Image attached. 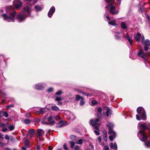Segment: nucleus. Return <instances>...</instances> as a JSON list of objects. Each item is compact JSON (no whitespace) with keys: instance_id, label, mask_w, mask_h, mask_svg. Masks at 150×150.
Returning a JSON list of instances; mask_svg holds the SVG:
<instances>
[{"instance_id":"obj_1","label":"nucleus","mask_w":150,"mask_h":150,"mask_svg":"<svg viewBox=\"0 0 150 150\" xmlns=\"http://www.w3.org/2000/svg\"><path fill=\"white\" fill-rule=\"evenodd\" d=\"M31 11L30 6H25L23 8L22 13H19L18 16V20L19 22L23 21L26 17L30 15Z\"/></svg>"},{"instance_id":"obj_2","label":"nucleus","mask_w":150,"mask_h":150,"mask_svg":"<svg viewBox=\"0 0 150 150\" xmlns=\"http://www.w3.org/2000/svg\"><path fill=\"white\" fill-rule=\"evenodd\" d=\"M141 129L138 133V136L140 140L143 142L146 140L148 137L145 134L144 131L148 128L147 124H141L140 126Z\"/></svg>"},{"instance_id":"obj_3","label":"nucleus","mask_w":150,"mask_h":150,"mask_svg":"<svg viewBox=\"0 0 150 150\" xmlns=\"http://www.w3.org/2000/svg\"><path fill=\"white\" fill-rule=\"evenodd\" d=\"M137 113L139 114L141 118L138 115H136V118L137 120H140L141 119L145 120L146 119V114L144 108L142 107H138L137 110Z\"/></svg>"},{"instance_id":"obj_4","label":"nucleus","mask_w":150,"mask_h":150,"mask_svg":"<svg viewBox=\"0 0 150 150\" xmlns=\"http://www.w3.org/2000/svg\"><path fill=\"white\" fill-rule=\"evenodd\" d=\"M16 12L15 11H13L10 12L8 14H4L2 15V17L5 20L8 22H12L14 20V17L16 14Z\"/></svg>"},{"instance_id":"obj_5","label":"nucleus","mask_w":150,"mask_h":150,"mask_svg":"<svg viewBox=\"0 0 150 150\" xmlns=\"http://www.w3.org/2000/svg\"><path fill=\"white\" fill-rule=\"evenodd\" d=\"M107 126L108 127L109 129L108 133L109 134L111 135L109 137V139L111 141H112L113 140V138L115 137L116 135L115 132L113 129V127L114 126L113 125L112 123H109L107 125Z\"/></svg>"},{"instance_id":"obj_6","label":"nucleus","mask_w":150,"mask_h":150,"mask_svg":"<svg viewBox=\"0 0 150 150\" xmlns=\"http://www.w3.org/2000/svg\"><path fill=\"white\" fill-rule=\"evenodd\" d=\"M89 122L93 127H95V129L96 130L98 129V127L100 124V120L99 119L96 118L94 119H91L90 120Z\"/></svg>"},{"instance_id":"obj_7","label":"nucleus","mask_w":150,"mask_h":150,"mask_svg":"<svg viewBox=\"0 0 150 150\" xmlns=\"http://www.w3.org/2000/svg\"><path fill=\"white\" fill-rule=\"evenodd\" d=\"M138 56L143 58L145 60L147 61V59L146 54L144 52L143 50H140L137 53Z\"/></svg>"},{"instance_id":"obj_8","label":"nucleus","mask_w":150,"mask_h":150,"mask_svg":"<svg viewBox=\"0 0 150 150\" xmlns=\"http://www.w3.org/2000/svg\"><path fill=\"white\" fill-rule=\"evenodd\" d=\"M111 110L109 108H105L103 110V114L104 115L107 117L111 115Z\"/></svg>"},{"instance_id":"obj_9","label":"nucleus","mask_w":150,"mask_h":150,"mask_svg":"<svg viewBox=\"0 0 150 150\" xmlns=\"http://www.w3.org/2000/svg\"><path fill=\"white\" fill-rule=\"evenodd\" d=\"M109 6H110V9L109 10V12L113 14H117L118 13L117 11H115V7L113 4H111Z\"/></svg>"},{"instance_id":"obj_10","label":"nucleus","mask_w":150,"mask_h":150,"mask_svg":"<svg viewBox=\"0 0 150 150\" xmlns=\"http://www.w3.org/2000/svg\"><path fill=\"white\" fill-rule=\"evenodd\" d=\"M13 5L14 7L16 9L21 7L22 5V4L20 1L16 0L14 1Z\"/></svg>"},{"instance_id":"obj_11","label":"nucleus","mask_w":150,"mask_h":150,"mask_svg":"<svg viewBox=\"0 0 150 150\" xmlns=\"http://www.w3.org/2000/svg\"><path fill=\"white\" fill-rule=\"evenodd\" d=\"M55 8L54 6H52L50 8L48 13V16L49 18H51L55 12Z\"/></svg>"},{"instance_id":"obj_12","label":"nucleus","mask_w":150,"mask_h":150,"mask_svg":"<svg viewBox=\"0 0 150 150\" xmlns=\"http://www.w3.org/2000/svg\"><path fill=\"white\" fill-rule=\"evenodd\" d=\"M97 116L99 118H101L102 117V109L100 108H98L96 109Z\"/></svg>"},{"instance_id":"obj_13","label":"nucleus","mask_w":150,"mask_h":150,"mask_svg":"<svg viewBox=\"0 0 150 150\" xmlns=\"http://www.w3.org/2000/svg\"><path fill=\"white\" fill-rule=\"evenodd\" d=\"M142 42L144 45V46H149L150 45V41L148 40H146L145 41L144 40V37L143 35L142 36Z\"/></svg>"},{"instance_id":"obj_14","label":"nucleus","mask_w":150,"mask_h":150,"mask_svg":"<svg viewBox=\"0 0 150 150\" xmlns=\"http://www.w3.org/2000/svg\"><path fill=\"white\" fill-rule=\"evenodd\" d=\"M37 133L39 137H42L44 133V130L41 129H38L37 130Z\"/></svg>"},{"instance_id":"obj_15","label":"nucleus","mask_w":150,"mask_h":150,"mask_svg":"<svg viewBox=\"0 0 150 150\" xmlns=\"http://www.w3.org/2000/svg\"><path fill=\"white\" fill-rule=\"evenodd\" d=\"M34 130L33 129H30L28 130V135L30 136V137H33L34 136Z\"/></svg>"},{"instance_id":"obj_16","label":"nucleus","mask_w":150,"mask_h":150,"mask_svg":"<svg viewBox=\"0 0 150 150\" xmlns=\"http://www.w3.org/2000/svg\"><path fill=\"white\" fill-rule=\"evenodd\" d=\"M134 38L137 41H139L140 39L141 38H142V37L141 34L139 33H138L137 34L134 36Z\"/></svg>"},{"instance_id":"obj_17","label":"nucleus","mask_w":150,"mask_h":150,"mask_svg":"<svg viewBox=\"0 0 150 150\" xmlns=\"http://www.w3.org/2000/svg\"><path fill=\"white\" fill-rule=\"evenodd\" d=\"M43 88V85L41 83L37 84L35 86V88L38 90H41Z\"/></svg>"},{"instance_id":"obj_18","label":"nucleus","mask_w":150,"mask_h":150,"mask_svg":"<svg viewBox=\"0 0 150 150\" xmlns=\"http://www.w3.org/2000/svg\"><path fill=\"white\" fill-rule=\"evenodd\" d=\"M59 124H61V125L58 126L59 128L63 127L67 125V122L66 121H63L62 120L60 121L59 122Z\"/></svg>"},{"instance_id":"obj_19","label":"nucleus","mask_w":150,"mask_h":150,"mask_svg":"<svg viewBox=\"0 0 150 150\" xmlns=\"http://www.w3.org/2000/svg\"><path fill=\"white\" fill-rule=\"evenodd\" d=\"M110 148L112 149H113L114 150H117V146L116 143H115L114 144L111 143L110 144Z\"/></svg>"},{"instance_id":"obj_20","label":"nucleus","mask_w":150,"mask_h":150,"mask_svg":"<svg viewBox=\"0 0 150 150\" xmlns=\"http://www.w3.org/2000/svg\"><path fill=\"white\" fill-rule=\"evenodd\" d=\"M103 138L105 141L106 142L107 140V132L105 130L103 131Z\"/></svg>"},{"instance_id":"obj_21","label":"nucleus","mask_w":150,"mask_h":150,"mask_svg":"<svg viewBox=\"0 0 150 150\" xmlns=\"http://www.w3.org/2000/svg\"><path fill=\"white\" fill-rule=\"evenodd\" d=\"M45 108H40L39 110H37L36 112L37 114H43L45 112Z\"/></svg>"},{"instance_id":"obj_22","label":"nucleus","mask_w":150,"mask_h":150,"mask_svg":"<svg viewBox=\"0 0 150 150\" xmlns=\"http://www.w3.org/2000/svg\"><path fill=\"white\" fill-rule=\"evenodd\" d=\"M34 8L37 11H39L42 10L43 6H41L39 5H36L35 6Z\"/></svg>"},{"instance_id":"obj_23","label":"nucleus","mask_w":150,"mask_h":150,"mask_svg":"<svg viewBox=\"0 0 150 150\" xmlns=\"http://www.w3.org/2000/svg\"><path fill=\"white\" fill-rule=\"evenodd\" d=\"M121 28L124 29L127 28V25L124 22H122L121 24Z\"/></svg>"},{"instance_id":"obj_24","label":"nucleus","mask_w":150,"mask_h":150,"mask_svg":"<svg viewBox=\"0 0 150 150\" xmlns=\"http://www.w3.org/2000/svg\"><path fill=\"white\" fill-rule=\"evenodd\" d=\"M75 118V117L74 115L72 114H70L69 115V119L70 121H72L74 120Z\"/></svg>"},{"instance_id":"obj_25","label":"nucleus","mask_w":150,"mask_h":150,"mask_svg":"<svg viewBox=\"0 0 150 150\" xmlns=\"http://www.w3.org/2000/svg\"><path fill=\"white\" fill-rule=\"evenodd\" d=\"M51 109L56 111H58L59 110V108L56 105L52 106L51 107Z\"/></svg>"},{"instance_id":"obj_26","label":"nucleus","mask_w":150,"mask_h":150,"mask_svg":"<svg viewBox=\"0 0 150 150\" xmlns=\"http://www.w3.org/2000/svg\"><path fill=\"white\" fill-rule=\"evenodd\" d=\"M116 21L115 20H113L110 21L108 22V23L112 25H116L117 24L116 23Z\"/></svg>"},{"instance_id":"obj_27","label":"nucleus","mask_w":150,"mask_h":150,"mask_svg":"<svg viewBox=\"0 0 150 150\" xmlns=\"http://www.w3.org/2000/svg\"><path fill=\"white\" fill-rule=\"evenodd\" d=\"M25 144L26 146L29 147L30 144L29 141L27 139L26 140L25 142Z\"/></svg>"},{"instance_id":"obj_28","label":"nucleus","mask_w":150,"mask_h":150,"mask_svg":"<svg viewBox=\"0 0 150 150\" xmlns=\"http://www.w3.org/2000/svg\"><path fill=\"white\" fill-rule=\"evenodd\" d=\"M85 104V101L83 98H82L80 102V105L81 106H82L84 105Z\"/></svg>"},{"instance_id":"obj_29","label":"nucleus","mask_w":150,"mask_h":150,"mask_svg":"<svg viewBox=\"0 0 150 150\" xmlns=\"http://www.w3.org/2000/svg\"><path fill=\"white\" fill-rule=\"evenodd\" d=\"M69 143L70 144V147L72 149L73 148L75 145V142L73 141H71L69 142Z\"/></svg>"},{"instance_id":"obj_30","label":"nucleus","mask_w":150,"mask_h":150,"mask_svg":"<svg viewBox=\"0 0 150 150\" xmlns=\"http://www.w3.org/2000/svg\"><path fill=\"white\" fill-rule=\"evenodd\" d=\"M2 112L1 113V114L2 113L3 115V116H5L6 117H8V113L7 112H3L2 111H1Z\"/></svg>"},{"instance_id":"obj_31","label":"nucleus","mask_w":150,"mask_h":150,"mask_svg":"<svg viewBox=\"0 0 150 150\" xmlns=\"http://www.w3.org/2000/svg\"><path fill=\"white\" fill-rule=\"evenodd\" d=\"M76 101H78L79 100H80V99L81 100V99L82 98H83L82 97H81L77 95H76Z\"/></svg>"},{"instance_id":"obj_32","label":"nucleus","mask_w":150,"mask_h":150,"mask_svg":"<svg viewBox=\"0 0 150 150\" xmlns=\"http://www.w3.org/2000/svg\"><path fill=\"white\" fill-rule=\"evenodd\" d=\"M145 144L146 147H150V141H149L145 142Z\"/></svg>"},{"instance_id":"obj_33","label":"nucleus","mask_w":150,"mask_h":150,"mask_svg":"<svg viewBox=\"0 0 150 150\" xmlns=\"http://www.w3.org/2000/svg\"><path fill=\"white\" fill-rule=\"evenodd\" d=\"M77 144H82V140L81 139H80L78 140L76 142Z\"/></svg>"},{"instance_id":"obj_34","label":"nucleus","mask_w":150,"mask_h":150,"mask_svg":"<svg viewBox=\"0 0 150 150\" xmlns=\"http://www.w3.org/2000/svg\"><path fill=\"white\" fill-rule=\"evenodd\" d=\"M8 127L9 129V130L11 131L13 130L14 128V126L13 125L9 126H8Z\"/></svg>"},{"instance_id":"obj_35","label":"nucleus","mask_w":150,"mask_h":150,"mask_svg":"<svg viewBox=\"0 0 150 150\" xmlns=\"http://www.w3.org/2000/svg\"><path fill=\"white\" fill-rule=\"evenodd\" d=\"M25 123L26 124H28L30 122V121L29 119H26L24 120Z\"/></svg>"},{"instance_id":"obj_36","label":"nucleus","mask_w":150,"mask_h":150,"mask_svg":"<svg viewBox=\"0 0 150 150\" xmlns=\"http://www.w3.org/2000/svg\"><path fill=\"white\" fill-rule=\"evenodd\" d=\"M55 121H54L53 120L48 123V124L51 125H53L55 124Z\"/></svg>"},{"instance_id":"obj_37","label":"nucleus","mask_w":150,"mask_h":150,"mask_svg":"<svg viewBox=\"0 0 150 150\" xmlns=\"http://www.w3.org/2000/svg\"><path fill=\"white\" fill-rule=\"evenodd\" d=\"M62 92L61 90H59L56 93V95H60L62 93Z\"/></svg>"},{"instance_id":"obj_38","label":"nucleus","mask_w":150,"mask_h":150,"mask_svg":"<svg viewBox=\"0 0 150 150\" xmlns=\"http://www.w3.org/2000/svg\"><path fill=\"white\" fill-rule=\"evenodd\" d=\"M54 119L58 120L61 119L60 117L59 116H55L54 117Z\"/></svg>"},{"instance_id":"obj_39","label":"nucleus","mask_w":150,"mask_h":150,"mask_svg":"<svg viewBox=\"0 0 150 150\" xmlns=\"http://www.w3.org/2000/svg\"><path fill=\"white\" fill-rule=\"evenodd\" d=\"M61 100V98L60 97H56L55 98V100L57 101H60Z\"/></svg>"},{"instance_id":"obj_40","label":"nucleus","mask_w":150,"mask_h":150,"mask_svg":"<svg viewBox=\"0 0 150 150\" xmlns=\"http://www.w3.org/2000/svg\"><path fill=\"white\" fill-rule=\"evenodd\" d=\"M103 150H109L108 146L107 145L103 147Z\"/></svg>"},{"instance_id":"obj_41","label":"nucleus","mask_w":150,"mask_h":150,"mask_svg":"<svg viewBox=\"0 0 150 150\" xmlns=\"http://www.w3.org/2000/svg\"><path fill=\"white\" fill-rule=\"evenodd\" d=\"M53 119V117L52 116H50L47 119V120L48 122H50Z\"/></svg>"},{"instance_id":"obj_42","label":"nucleus","mask_w":150,"mask_h":150,"mask_svg":"<svg viewBox=\"0 0 150 150\" xmlns=\"http://www.w3.org/2000/svg\"><path fill=\"white\" fill-rule=\"evenodd\" d=\"M63 147L64 149L67 150L68 149V148L67 147V145L66 144H64L63 145Z\"/></svg>"},{"instance_id":"obj_43","label":"nucleus","mask_w":150,"mask_h":150,"mask_svg":"<svg viewBox=\"0 0 150 150\" xmlns=\"http://www.w3.org/2000/svg\"><path fill=\"white\" fill-rule=\"evenodd\" d=\"M97 103V101L96 100H93L91 101V103L93 105H95Z\"/></svg>"},{"instance_id":"obj_44","label":"nucleus","mask_w":150,"mask_h":150,"mask_svg":"<svg viewBox=\"0 0 150 150\" xmlns=\"http://www.w3.org/2000/svg\"><path fill=\"white\" fill-rule=\"evenodd\" d=\"M70 138L71 139L74 140L76 139V137L75 136V135H72L70 136Z\"/></svg>"},{"instance_id":"obj_45","label":"nucleus","mask_w":150,"mask_h":150,"mask_svg":"<svg viewBox=\"0 0 150 150\" xmlns=\"http://www.w3.org/2000/svg\"><path fill=\"white\" fill-rule=\"evenodd\" d=\"M94 132L97 135H98L100 134V133L98 131H97L96 130H95L94 131Z\"/></svg>"},{"instance_id":"obj_46","label":"nucleus","mask_w":150,"mask_h":150,"mask_svg":"<svg viewBox=\"0 0 150 150\" xmlns=\"http://www.w3.org/2000/svg\"><path fill=\"white\" fill-rule=\"evenodd\" d=\"M144 9V8L143 6L141 7L140 8V9H139V11L141 12H143Z\"/></svg>"},{"instance_id":"obj_47","label":"nucleus","mask_w":150,"mask_h":150,"mask_svg":"<svg viewBox=\"0 0 150 150\" xmlns=\"http://www.w3.org/2000/svg\"><path fill=\"white\" fill-rule=\"evenodd\" d=\"M128 40V41H129V42L130 44L131 45H132V38H131L130 39H128V40Z\"/></svg>"},{"instance_id":"obj_48","label":"nucleus","mask_w":150,"mask_h":150,"mask_svg":"<svg viewBox=\"0 0 150 150\" xmlns=\"http://www.w3.org/2000/svg\"><path fill=\"white\" fill-rule=\"evenodd\" d=\"M53 90V88H49L48 90H47V91L48 92H51Z\"/></svg>"},{"instance_id":"obj_49","label":"nucleus","mask_w":150,"mask_h":150,"mask_svg":"<svg viewBox=\"0 0 150 150\" xmlns=\"http://www.w3.org/2000/svg\"><path fill=\"white\" fill-rule=\"evenodd\" d=\"M98 139L99 142H101V137L100 136H99L98 137Z\"/></svg>"},{"instance_id":"obj_50","label":"nucleus","mask_w":150,"mask_h":150,"mask_svg":"<svg viewBox=\"0 0 150 150\" xmlns=\"http://www.w3.org/2000/svg\"><path fill=\"white\" fill-rule=\"evenodd\" d=\"M5 138L6 139H7V140H9L10 139V138L9 137L8 135L7 134H6L5 135Z\"/></svg>"},{"instance_id":"obj_51","label":"nucleus","mask_w":150,"mask_h":150,"mask_svg":"<svg viewBox=\"0 0 150 150\" xmlns=\"http://www.w3.org/2000/svg\"><path fill=\"white\" fill-rule=\"evenodd\" d=\"M79 148L78 146H76L74 147V150H79Z\"/></svg>"},{"instance_id":"obj_52","label":"nucleus","mask_w":150,"mask_h":150,"mask_svg":"<svg viewBox=\"0 0 150 150\" xmlns=\"http://www.w3.org/2000/svg\"><path fill=\"white\" fill-rule=\"evenodd\" d=\"M8 130V129L7 128H3L2 129V131L4 132H6V131H7Z\"/></svg>"},{"instance_id":"obj_53","label":"nucleus","mask_w":150,"mask_h":150,"mask_svg":"<svg viewBox=\"0 0 150 150\" xmlns=\"http://www.w3.org/2000/svg\"><path fill=\"white\" fill-rule=\"evenodd\" d=\"M0 126L2 128H4L5 127V125L4 124L0 122Z\"/></svg>"},{"instance_id":"obj_54","label":"nucleus","mask_w":150,"mask_h":150,"mask_svg":"<svg viewBox=\"0 0 150 150\" xmlns=\"http://www.w3.org/2000/svg\"><path fill=\"white\" fill-rule=\"evenodd\" d=\"M4 146V143L0 142V147H3Z\"/></svg>"},{"instance_id":"obj_55","label":"nucleus","mask_w":150,"mask_h":150,"mask_svg":"<svg viewBox=\"0 0 150 150\" xmlns=\"http://www.w3.org/2000/svg\"><path fill=\"white\" fill-rule=\"evenodd\" d=\"M144 49L146 51H147L149 49V47L146 46H144Z\"/></svg>"},{"instance_id":"obj_56","label":"nucleus","mask_w":150,"mask_h":150,"mask_svg":"<svg viewBox=\"0 0 150 150\" xmlns=\"http://www.w3.org/2000/svg\"><path fill=\"white\" fill-rule=\"evenodd\" d=\"M12 8V6H9V7H7L6 9V11H8V9H11V8Z\"/></svg>"},{"instance_id":"obj_57","label":"nucleus","mask_w":150,"mask_h":150,"mask_svg":"<svg viewBox=\"0 0 150 150\" xmlns=\"http://www.w3.org/2000/svg\"><path fill=\"white\" fill-rule=\"evenodd\" d=\"M1 94L3 96H5L6 95V94L3 91H1Z\"/></svg>"},{"instance_id":"obj_58","label":"nucleus","mask_w":150,"mask_h":150,"mask_svg":"<svg viewBox=\"0 0 150 150\" xmlns=\"http://www.w3.org/2000/svg\"><path fill=\"white\" fill-rule=\"evenodd\" d=\"M42 124H48V123L47 122H45V121H42Z\"/></svg>"},{"instance_id":"obj_59","label":"nucleus","mask_w":150,"mask_h":150,"mask_svg":"<svg viewBox=\"0 0 150 150\" xmlns=\"http://www.w3.org/2000/svg\"><path fill=\"white\" fill-rule=\"evenodd\" d=\"M13 106L12 105H9L7 106V109H8L10 107H13Z\"/></svg>"},{"instance_id":"obj_60","label":"nucleus","mask_w":150,"mask_h":150,"mask_svg":"<svg viewBox=\"0 0 150 150\" xmlns=\"http://www.w3.org/2000/svg\"><path fill=\"white\" fill-rule=\"evenodd\" d=\"M126 38L127 39V40H128V39H130L131 38L128 35H127L126 36Z\"/></svg>"},{"instance_id":"obj_61","label":"nucleus","mask_w":150,"mask_h":150,"mask_svg":"<svg viewBox=\"0 0 150 150\" xmlns=\"http://www.w3.org/2000/svg\"><path fill=\"white\" fill-rule=\"evenodd\" d=\"M115 38L116 39H118L119 38V36L117 35H116L115 36Z\"/></svg>"},{"instance_id":"obj_62","label":"nucleus","mask_w":150,"mask_h":150,"mask_svg":"<svg viewBox=\"0 0 150 150\" xmlns=\"http://www.w3.org/2000/svg\"><path fill=\"white\" fill-rule=\"evenodd\" d=\"M40 148V146H38L36 147L37 150H39Z\"/></svg>"},{"instance_id":"obj_63","label":"nucleus","mask_w":150,"mask_h":150,"mask_svg":"<svg viewBox=\"0 0 150 150\" xmlns=\"http://www.w3.org/2000/svg\"><path fill=\"white\" fill-rule=\"evenodd\" d=\"M105 1L108 2V3H111V1L110 0H105Z\"/></svg>"},{"instance_id":"obj_64","label":"nucleus","mask_w":150,"mask_h":150,"mask_svg":"<svg viewBox=\"0 0 150 150\" xmlns=\"http://www.w3.org/2000/svg\"><path fill=\"white\" fill-rule=\"evenodd\" d=\"M62 102H59L58 103V105H62Z\"/></svg>"}]
</instances>
